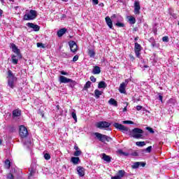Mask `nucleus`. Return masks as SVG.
<instances>
[{
    "label": "nucleus",
    "mask_w": 179,
    "mask_h": 179,
    "mask_svg": "<svg viewBox=\"0 0 179 179\" xmlns=\"http://www.w3.org/2000/svg\"><path fill=\"white\" fill-rule=\"evenodd\" d=\"M142 134H143V130L139 128H134L130 131V135L132 138H134V139H142L143 136Z\"/></svg>",
    "instance_id": "2"
},
{
    "label": "nucleus",
    "mask_w": 179,
    "mask_h": 179,
    "mask_svg": "<svg viewBox=\"0 0 179 179\" xmlns=\"http://www.w3.org/2000/svg\"><path fill=\"white\" fill-rule=\"evenodd\" d=\"M19 58H22V57H17V55H13L11 57V59H12V62L14 65H17V62H19Z\"/></svg>",
    "instance_id": "22"
},
{
    "label": "nucleus",
    "mask_w": 179,
    "mask_h": 179,
    "mask_svg": "<svg viewBox=\"0 0 179 179\" xmlns=\"http://www.w3.org/2000/svg\"><path fill=\"white\" fill-rule=\"evenodd\" d=\"M146 152H148V153H150V152H152V146H149L145 149Z\"/></svg>",
    "instance_id": "51"
},
{
    "label": "nucleus",
    "mask_w": 179,
    "mask_h": 179,
    "mask_svg": "<svg viewBox=\"0 0 179 179\" xmlns=\"http://www.w3.org/2000/svg\"><path fill=\"white\" fill-rule=\"evenodd\" d=\"M140 162V166H141V167H145L146 166V163L142 162Z\"/></svg>",
    "instance_id": "53"
},
{
    "label": "nucleus",
    "mask_w": 179,
    "mask_h": 179,
    "mask_svg": "<svg viewBox=\"0 0 179 179\" xmlns=\"http://www.w3.org/2000/svg\"><path fill=\"white\" fill-rule=\"evenodd\" d=\"M69 83H70V87L73 88V87H75V86H76V81H75L72 79H71V81H69Z\"/></svg>",
    "instance_id": "36"
},
{
    "label": "nucleus",
    "mask_w": 179,
    "mask_h": 179,
    "mask_svg": "<svg viewBox=\"0 0 179 179\" xmlns=\"http://www.w3.org/2000/svg\"><path fill=\"white\" fill-rule=\"evenodd\" d=\"M78 59H79V56L78 55H75L73 58V62H76V61H78Z\"/></svg>",
    "instance_id": "48"
},
{
    "label": "nucleus",
    "mask_w": 179,
    "mask_h": 179,
    "mask_svg": "<svg viewBox=\"0 0 179 179\" xmlns=\"http://www.w3.org/2000/svg\"><path fill=\"white\" fill-rule=\"evenodd\" d=\"M107 87V84L104 81H101L98 84L99 89H106Z\"/></svg>",
    "instance_id": "24"
},
{
    "label": "nucleus",
    "mask_w": 179,
    "mask_h": 179,
    "mask_svg": "<svg viewBox=\"0 0 179 179\" xmlns=\"http://www.w3.org/2000/svg\"><path fill=\"white\" fill-rule=\"evenodd\" d=\"M27 27H29V29H33L34 31H38L40 30V26L37 24H34L31 22L27 23Z\"/></svg>",
    "instance_id": "14"
},
{
    "label": "nucleus",
    "mask_w": 179,
    "mask_h": 179,
    "mask_svg": "<svg viewBox=\"0 0 179 179\" xmlns=\"http://www.w3.org/2000/svg\"><path fill=\"white\" fill-rule=\"evenodd\" d=\"M109 104H110V106H114V107H117L118 106V102H117V101H115V99L111 98L109 101H108Z\"/></svg>",
    "instance_id": "26"
},
{
    "label": "nucleus",
    "mask_w": 179,
    "mask_h": 179,
    "mask_svg": "<svg viewBox=\"0 0 179 179\" xmlns=\"http://www.w3.org/2000/svg\"><path fill=\"white\" fill-rule=\"evenodd\" d=\"M138 38H138V37H136V38H134L135 41H137Z\"/></svg>",
    "instance_id": "62"
},
{
    "label": "nucleus",
    "mask_w": 179,
    "mask_h": 179,
    "mask_svg": "<svg viewBox=\"0 0 179 179\" xmlns=\"http://www.w3.org/2000/svg\"><path fill=\"white\" fill-rule=\"evenodd\" d=\"M71 117L73 118L76 122H78V117H76V113L73 112L71 113Z\"/></svg>",
    "instance_id": "39"
},
{
    "label": "nucleus",
    "mask_w": 179,
    "mask_h": 179,
    "mask_svg": "<svg viewBox=\"0 0 179 179\" xmlns=\"http://www.w3.org/2000/svg\"><path fill=\"white\" fill-rule=\"evenodd\" d=\"M141 13V4L139 1L134 2V14L139 15Z\"/></svg>",
    "instance_id": "13"
},
{
    "label": "nucleus",
    "mask_w": 179,
    "mask_h": 179,
    "mask_svg": "<svg viewBox=\"0 0 179 179\" xmlns=\"http://www.w3.org/2000/svg\"><path fill=\"white\" fill-rule=\"evenodd\" d=\"M29 170V178H30V177H33L36 174V165L31 164Z\"/></svg>",
    "instance_id": "15"
},
{
    "label": "nucleus",
    "mask_w": 179,
    "mask_h": 179,
    "mask_svg": "<svg viewBox=\"0 0 179 179\" xmlns=\"http://www.w3.org/2000/svg\"><path fill=\"white\" fill-rule=\"evenodd\" d=\"M94 94H95V97L96 99H99L100 96H101V94H103V92L99 90H95Z\"/></svg>",
    "instance_id": "27"
},
{
    "label": "nucleus",
    "mask_w": 179,
    "mask_h": 179,
    "mask_svg": "<svg viewBox=\"0 0 179 179\" xmlns=\"http://www.w3.org/2000/svg\"><path fill=\"white\" fill-rule=\"evenodd\" d=\"M139 166H141V162H136L133 164V165L131 166V168L132 169H138Z\"/></svg>",
    "instance_id": "30"
},
{
    "label": "nucleus",
    "mask_w": 179,
    "mask_h": 179,
    "mask_svg": "<svg viewBox=\"0 0 179 179\" xmlns=\"http://www.w3.org/2000/svg\"><path fill=\"white\" fill-rule=\"evenodd\" d=\"M94 5H99V0H92Z\"/></svg>",
    "instance_id": "54"
},
{
    "label": "nucleus",
    "mask_w": 179,
    "mask_h": 179,
    "mask_svg": "<svg viewBox=\"0 0 179 179\" xmlns=\"http://www.w3.org/2000/svg\"><path fill=\"white\" fill-rule=\"evenodd\" d=\"M129 20L130 22V24H135V23H136V19H135V17L133 16H131Z\"/></svg>",
    "instance_id": "33"
},
{
    "label": "nucleus",
    "mask_w": 179,
    "mask_h": 179,
    "mask_svg": "<svg viewBox=\"0 0 179 179\" xmlns=\"http://www.w3.org/2000/svg\"><path fill=\"white\" fill-rule=\"evenodd\" d=\"M119 153L123 156H129V153L123 152L122 150H119Z\"/></svg>",
    "instance_id": "42"
},
{
    "label": "nucleus",
    "mask_w": 179,
    "mask_h": 179,
    "mask_svg": "<svg viewBox=\"0 0 179 179\" xmlns=\"http://www.w3.org/2000/svg\"><path fill=\"white\" fill-rule=\"evenodd\" d=\"M77 171L80 177H83L85 176V168L78 166L77 167Z\"/></svg>",
    "instance_id": "17"
},
{
    "label": "nucleus",
    "mask_w": 179,
    "mask_h": 179,
    "mask_svg": "<svg viewBox=\"0 0 179 179\" xmlns=\"http://www.w3.org/2000/svg\"><path fill=\"white\" fill-rule=\"evenodd\" d=\"M66 33V28H62L57 31V36L62 37Z\"/></svg>",
    "instance_id": "20"
},
{
    "label": "nucleus",
    "mask_w": 179,
    "mask_h": 179,
    "mask_svg": "<svg viewBox=\"0 0 179 179\" xmlns=\"http://www.w3.org/2000/svg\"><path fill=\"white\" fill-rule=\"evenodd\" d=\"M44 159L45 160H50L51 159V155L50 154H48V153H45L44 155Z\"/></svg>",
    "instance_id": "40"
},
{
    "label": "nucleus",
    "mask_w": 179,
    "mask_h": 179,
    "mask_svg": "<svg viewBox=\"0 0 179 179\" xmlns=\"http://www.w3.org/2000/svg\"><path fill=\"white\" fill-rule=\"evenodd\" d=\"M127 111V106L123 108V113H125Z\"/></svg>",
    "instance_id": "61"
},
{
    "label": "nucleus",
    "mask_w": 179,
    "mask_h": 179,
    "mask_svg": "<svg viewBox=\"0 0 179 179\" xmlns=\"http://www.w3.org/2000/svg\"><path fill=\"white\" fill-rule=\"evenodd\" d=\"M91 82H93V83H96V78H94V76H92L90 78Z\"/></svg>",
    "instance_id": "47"
},
{
    "label": "nucleus",
    "mask_w": 179,
    "mask_h": 179,
    "mask_svg": "<svg viewBox=\"0 0 179 179\" xmlns=\"http://www.w3.org/2000/svg\"><path fill=\"white\" fill-rule=\"evenodd\" d=\"M2 13H3V11L0 8V16H2Z\"/></svg>",
    "instance_id": "60"
},
{
    "label": "nucleus",
    "mask_w": 179,
    "mask_h": 179,
    "mask_svg": "<svg viewBox=\"0 0 179 179\" xmlns=\"http://www.w3.org/2000/svg\"><path fill=\"white\" fill-rule=\"evenodd\" d=\"M136 146H139V147H142V146H145V145H146V143H145V141H137L136 143Z\"/></svg>",
    "instance_id": "34"
},
{
    "label": "nucleus",
    "mask_w": 179,
    "mask_h": 179,
    "mask_svg": "<svg viewBox=\"0 0 179 179\" xmlns=\"http://www.w3.org/2000/svg\"><path fill=\"white\" fill-rule=\"evenodd\" d=\"M59 82L60 83H69V82H71V78H68L64 76H61L59 78Z\"/></svg>",
    "instance_id": "16"
},
{
    "label": "nucleus",
    "mask_w": 179,
    "mask_h": 179,
    "mask_svg": "<svg viewBox=\"0 0 179 179\" xmlns=\"http://www.w3.org/2000/svg\"><path fill=\"white\" fill-rule=\"evenodd\" d=\"M22 115V110L19 109H15L13 111V118H16V117H20Z\"/></svg>",
    "instance_id": "18"
},
{
    "label": "nucleus",
    "mask_w": 179,
    "mask_h": 179,
    "mask_svg": "<svg viewBox=\"0 0 179 179\" xmlns=\"http://www.w3.org/2000/svg\"><path fill=\"white\" fill-rule=\"evenodd\" d=\"M105 20L108 27L110 29H113V21L111 20V18H110V17L108 16L105 18Z\"/></svg>",
    "instance_id": "21"
},
{
    "label": "nucleus",
    "mask_w": 179,
    "mask_h": 179,
    "mask_svg": "<svg viewBox=\"0 0 179 179\" xmlns=\"http://www.w3.org/2000/svg\"><path fill=\"white\" fill-rule=\"evenodd\" d=\"M37 17V11L35 10H30L29 13L24 15V20H34Z\"/></svg>",
    "instance_id": "5"
},
{
    "label": "nucleus",
    "mask_w": 179,
    "mask_h": 179,
    "mask_svg": "<svg viewBox=\"0 0 179 179\" xmlns=\"http://www.w3.org/2000/svg\"><path fill=\"white\" fill-rule=\"evenodd\" d=\"M73 155L76 157L80 156L82 155V151H80V150H78L76 151Z\"/></svg>",
    "instance_id": "41"
},
{
    "label": "nucleus",
    "mask_w": 179,
    "mask_h": 179,
    "mask_svg": "<svg viewBox=\"0 0 179 179\" xmlns=\"http://www.w3.org/2000/svg\"><path fill=\"white\" fill-rule=\"evenodd\" d=\"M101 70L100 69V67L99 66H94L92 73H93V75H99L101 73Z\"/></svg>",
    "instance_id": "19"
},
{
    "label": "nucleus",
    "mask_w": 179,
    "mask_h": 179,
    "mask_svg": "<svg viewBox=\"0 0 179 179\" xmlns=\"http://www.w3.org/2000/svg\"><path fill=\"white\" fill-rule=\"evenodd\" d=\"M5 166L6 169H10V161H9L8 159H6L5 161Z\"/></svg>",
    "instance_id": "38"
},
{
    "label": "nucleus",
    "mask_w": 179,
    "mask_h": 179,
    "mask_svg": "<svg viewBox=\"0 0 179 179\" xmlns=\"http://www.w3.org/2000/svg\"><path fill=\"white\" fill-rule=\"evenodd\" d=\"M70 50L71 52H76L78 51V45L73 41L69 42Z\"/></svg>",
    "instance_id": "11"
},
{
    "label": "nucleus",
    "mask_w": 179,
    "mask_h": 179,
    "mask_svg": "<svg viewBox=\"0 0 179 179\" xmlns=\"http://www.w3.org/2000/svg\"><path fill=\"white\" fill-rule=\"evenodd\" d=\"M69 55H68V54H66V53H62V57H69Z\"/></svg>",
    "instance_id": "57"
},
{
    "label": "nucleus",
    "mask_w": 179,
    "mask_h": 179,
    "mask_svg": "<svg viewBox=\"0 0 179 179\" xmlns=\"http://www.w3.org/2000/svg\"><path fill=\"white\" fill-rule=\"evenodd\" d=\"M94 135L96 136V139H99V141L102 142L103 143H105V142H111V141H113L111 137L101 134L99 132L94 133Z\"/></svg>",
    "instance_id": "3"
},
{
    "label": "nucleus",
    "mask_w": 179,
    "mask_h": 179,
    "mask_svg": "<svg viewBox=\"0 0 179 179\" xmlns=\"http://www.w3.org/2000/svg\"><path fill=\"white\" fill-rule=\"evenodd\" d=\"M90 86H92V83L87 81L84 86V90H87V89H90Z\"/></svg>",
    "instance_id": "31"
},
{
    "label": "nucleus",
    "mask_w": 179,
    "mask_h": 179,
    "mask_svg": "<svg viewBox=\"0 0 179 179\" xmlns=\"http://www.w3.org/2000/svg\"><path fill=\"white\" fill-rule=\"evenodd\" d=\"M115 26H117V27H125V24H124L122 22H120V20L117 21Z\"/></svg>",
    "instance_id": "37"
},
{
    "label": "nucleus",
    "mask_w": 179,
    "mask_h": 179,
    "mask_svg": "<svg viewBox=\"0 0 179 179\" xmlns=\"http://www.w3.org/2000/svg\"><path fill=\"white\" fill-rule=\"evenodd\" d=\"M102 159L104 160V162H107V163H110L111 162V157L103 153Z\"/></svg>",
    "instance_id": "23"
},
{
    "label": "nucleus",
    "mask_w": 179,
    "mask_h": 179,
    "mask_svg": "<svg viewBox=\"0 0 179 179\" xmlns=\"http://www.w3.org/2000/svg\"><path fill=\"white\" fill-rule=\"evenodd\" d=\"M113 127H115L116 129H119V131H121V132H123V134H125V132H128V131H129V129L128 127L120 123H117V122L114 123Z\"/></svg>",
    "instance_id": "6"
},
{
    "label": "nucleus",
    "mask_w": 179,
    "mask_h": 179,
    "mask_svg": "<svg viewBox=\"0 0 179 179\" xmlns=\"http://www.w3.org/2000/svg\"><path fill=\"white\" fill-rule=\"evenodd\" d=\"M88 55L90 58H94V55H96V52L93 50H89Z\"/></svg>",
    "instance_id": "28"
},
{
    "label": "nucleus",
    "mask_w": 179,
    "mask_h": 179,
    "mask_svg": "<svg viewBox=\"0 0 179 179\" xmlns=\"http://www.w3.org/2000/svg\"><path fill=\"white\" fill-rule=\"evenodd\" d=\"M74 149H75L76 151H78V150H79V147H78L77 145H75V146H74Z\"/></svg>",
    "instance_id": "59"
},
{
    "label": "nucleus",
    "mask_w": 179,
    "mask_h": 179,
    "mask_svg": "<svg viewBox=\"0 0 179 179\" xmlns=\"http://www.w3.org/2000/svg\"><path fill=\"white\" fill-rule=\"evenodd\" d=\"M131 82V79H126L124 82L122 83L119 87V92L120 93H125V87H127L128 83Z\"/></svg>",
    "instance_id": "9"
},
{
    "label": "nucleus",
    "mask_w": 179,
    "mask_h": 179,
    "mask_svg": "<svg viewBox=\"0 0 179 179\" xmlns=\"http://www.w3.org/2000/svg\"><path fill=\"white\" fill-rule=\"evenodd\" d=\"M24 145L27 146V148H30V146H31V141L29 139H27V141L24 143Z\"/></svg>",
    "instance_id": "35"
},
{
    "label": "nucleus",
    "mask_w": 179,
    "mask_h": 179,
    "mask_svg": "<svg viewBox=\"0 0 179 179\" xmlns=\"http://www.w3.org/2000/svg\"><path fill=\"white\" fill-rule=\"evenodd\" d=\"M125 175V171L124 170H120L118 171V176H117V177H120V178H122V177H124V176Z\"/></svg>",
    "instance_id": "29"
},
{
    "label": "nucleus",
    "mask_w": 179,
    "mask_h": 179,
    "mask_svg": "<svg viewBox=\"0 0 179 179\" xmlns=\"http://www.w3.org/2000/svg\"><path fill=\"white\" fill-rule=\"evenodd\" d=\"M8 86L10 87V89H13L15 87V82L17 80V78L13 75L12 71L8 70Z\"/></svg>",
    "instance_id": "1"
},
{
    "label": "nucleus",
    "mask_w": 179,
    "mask_h": 179,
    "mask_svg": "<svg viewBox=\"0 0 179 179\" xmlns=\"http://www.w3.org/2000/svg\"><path fill=\"white\" fill-rule=\"evenodd\" d=\"M20 136L21 138H27V135H29V131H27V129L24 126L20 127Z\"/></svg>",
    "instance_id": "8"
},
{
    "label": "nucleus",
    "mask_w": 179,
    "mask_h": 179,
    "mask_svg": "<svg viewBox=\"0 0 179 179\" xmlns=\"http://www.w3.org/2000/svg\"><path fill=\"white\" fill-rule=\"evenodd\" d=\"M113 127H115L116 129H119V131H121V132H123V134H125V132H128V131H129V129L128 127L120 123H117V122L114 123Z\"/></svg>",
    "instance_id": "7"
},
{
    "label": "nucleus",
    "mask_w": 179,
    "mask_h": 179,
    "mask_svg": "<svg viewBox=\"0 0 179 179\" xmlns=\"http://www.w3.org/2000/svg\"><path fill=\"white\" fill-rule=\"evenodd\" d=\"M71 162L73 163V164H78L79 162H80V159L78 157H71Z\"/></svg>",
    "instance_id": "25"
},
{
    "label": "nucleus",
    "mask_w": 179,
    "mask_h": 179,
    "mask_svg": "<svg viewBox=\"0 0 179 179\" xmlns=\"http://www.w3.org/2000/svg\"><path fill=\"white\" fill-rule=\"evenodd\" d=\"M162 41H164V43H169V36H164L162 38Z\"/></svg>",
    "instance_id": "45"
},
{
    "label": "nucleus",
    "mask_w": 179,
    "mask_h": 179,
    "mask_svg": "<svg viewBox=\"0 0 179 179\" xmlns=\"http://www.w3.org/2000/svg\"><path fill=\"white\" fill-rule=\"evenodd\" d=\"M63 2H68L69 0H62Z\"/></svg>",
    "instance_id": "63"
},
{
    "label": "nucleus",
    "mask_w": 179,
    "mask_h": 179,
    "mask_svg": "<svg viewBox=\"0 0 179 179\" xmlns=\"http://www.w3.org/2000/svg\"><path fill=\"white\" fill-rule=\"evenodd\" d=\"M130 156H134V157H138L139 156V154L137 151H134L130 154Z\"/></svg>",
    "instance_id": "43"
},
{
    "label": "nucleus",
    "mask_w": 179,
    "mask_h": 179,
    "mask_svg": "<svg viewBox=\"0 0 179 179\" xmlns=\"http://www.w3.org/2000/svg\"><path fill=\"white\" fill-rule=\"evenodd\" d=\"M142 50V46L138 43H135L134 44V51L136 56L137 58H139L141 57V51Z\"/></svg>",
    "instance_id": "10"
},
{
    "label": "nucleus",
    "mask_w": 179,
    "mask_h": 179,
    "mask_svg": "<svg viewBox=\"0 0 179 179\" xmlns=\"http://www.w3.org/2000/svg\"><path fill=\"white\" fill-rule=\"evenodd\" d=\"M110 126L111 123L106 121L99 122H96L95 124V127H96V128H99V129H106V128H108V131H111V128H110Z\"/></svg>",
    "instance_id": "4"
},
{
    "label": "nucleus",
    "mask_w": 179,
    "mask_h": 179,
    "mask_svg": "<svg viewBox=\"0 0 179 179\" xmlns=\"http://www.w3.org/2000/svg\"><path fill=\"white\" fill-rule=\"evenodd\" d=\"M136 108L137 111H141V110H142V108H143V107L142 106H137Z\"/></svg>",
    "instance_id": "52"
},
{
    "label": "nucleus",
    "mask_w": 179,
    "mask_h": 179,
    "mask_svg": "<svg viewBox=\"0 0 179 179\" xmlns=\"http://www.w3.org/2000/svg\"><path fill=\"white\" fill-rule=\"evenodd\" d=\"M147 131H149L150 134H155V131L151 127H146Z\"/></svg>",
    "instance_id": "44"
},
{
    "label": "nucleus",
    "mask_w": 179,
    "mask_h": 179,
    "mask_svg": "<svg viewBox=\"0 0 179 179\" xmlns=\"http://www.w3.org/2000/svg\"><path fill=\"white\" fill-rule=\"evenodd\" d=\"M10 45L12 51L14 52L15 54H16L19 58H22V55H20V50L17 48V46H16L15 43H11Z\"/></svg>",
    "instance_id": "12"
},
{
    "label": "nucleus",
    "mask_w": 179,
    "mask_h": 179,
    "mask_svg": "<svg viewBox=\"0 0 179 179\" xmlns=\"http://www.w3.org/2000/svg\"><path fill=\"white\" fill-rule=\"evenodd\" d=\"M122 124H134V122L131 120H124L122 122Z\"/></svg>",
    "instance_id": "49"
},
{
    "label": "nucleus",
    "mask_w": 179,
    "mask_h": 179,
    "mask_svg": "<svg viewBox=\"0 0 179 179\" xmlns=\"http://www.w3.org/2000/svg\"><path fill=\"white\" fill-rule=\"evenodd\" d=\"M0 1H1V3H3V2H4L3 1L4 0H0Z\"/></svg>",
    "instance_id": "64"
},
{
    "label": "nucleus",
    "mask_w": 179,
    "mask_h": 179,
    "mask_svg": "<svg viewBox=\"0 0 179 179\" xmlns=\"http://www.w3.org/2000/svg\"><path fill=\"white\" fill-rule=\"evenodd\" d=\"M7 178L8 179H15V177L13 176V175L12 173H8L7 175Z\"/></svg>",
    "instance_id": "46"
},
{
    "label": "nucleus",
    "mask_w": 179,
    "mask_h": 179,
    "mask_svg": "<svg viewBox=\"0 0 179 179\" xmlns=\"http://www.w3.org/2000/svg\"><path fill=\"white\" fill-rule=\"evenodd\" d=\"M159 101H161L162 103H163V96H162L161 94L159 95Z\"/></svg>",
    "instance_id": "55"
},
{
    "label": "nucleus",
    "mask_w": 179,
    "mask_h": 179,
    "mask_svg": "<svg viewBox=\"0 0 179 179\" xmlns=\"http://www.w3.org/2000/svg\"><path fill=\"white\" fill-rule=\"evenodd\" d=\"M60 73H61V75H66V76H68V73H67V72H65V71H62L60 72Z\"/></svg>",
    "instance_id": "56"
},
{
    "label": "nucleus",
    "mask_w": 179,
    "mask_h": 179,
    "mask_svg": "<svg viewBox=\"0 0 179 179\" xmlns=\"http://www.w3.org/2000/svg\"><path fill=\"white\" fill-rule=\"evenodd\" d=\"M111 19H116V22L117 21V20H123V18H122V17H121V16H117V15H115V14H114V15H113L112 16H111Z\"/></svg>",
    "instance_id": "32"
},
{
    "label": "nucleus",
    "mask_w": 179,
    "mask_h": 179,
    "mask_svg": "<svg viewBox=\"0 0 179 179\" xmlns=\"http://www.w3.org/2000/svg\"><path fill=\"white\" fill-rule=\"evenodd\" d=\"M36 45H37V47H41L42 48H45V47L44 45V44H43L42 43H37Z\"/></svg>",
    "instance_id": "50"
},
{
    "label": "nucleus",
    "mask_w": 179,
    "mask_h": 179,
    "mask_svg": "<svg viewBox=\"0 0 179 179\" xmlns=\"http://www.w3.org/2000/svg\"><path fill=\"white\" fill-rule=\"evenodd\" d=\"M111 179H121L120 177H118V176H113L112 178H111Z\"/></svg>",
    "instance_id": "58"
}]
</instances>
